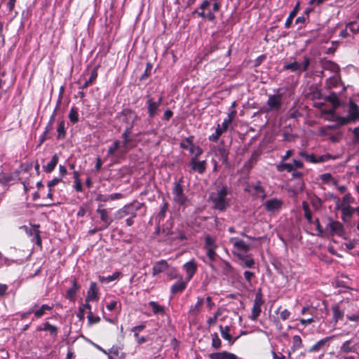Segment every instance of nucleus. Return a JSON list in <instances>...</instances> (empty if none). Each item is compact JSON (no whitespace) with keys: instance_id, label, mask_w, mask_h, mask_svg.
I'll use <instances>...</instances> for the list:
<instances>
[{"instance_id":"nucleus-1","label":"nucleus","mask_w":359,"mask_h":359,"mask_svg":"<svg viewBox=\"0 0 359 359\" xmlns=\"http://www.w3.org/2000/svg\"><path fill=\"white\" fill-rule=\"evenodd\" d=\"M228 194V188L226 186H218L215 191L210 195V200L213 204L215 209L219 211L225 210L229 205V201L226 198Z\"/></svg>"},{"instance_id":"nucleus-2","label":"nucleus","mask_w":359,"mask_h":359,"mask_svg":"<svg viewBox=\"0 0 359 359\" xmlns=\"http://www.w3.org/2000/svg\"><path fill=\"white\" fill-rule=\"evenodd\" d=\"M310 65V58L307 56H303L297 60L285 64L283 66L284 70H289L297 74H301L302 72L307 70Z\"/></svg>"},{"instance_id":"nucleus-3","label":"nucleus","mask_w":359,"mask_h":359,"mask_svg":"<svg viewBox=\"0 0 359 359\" xmlns=\"http://www.w3.org/2000/svg\"><path fill=\"white\" fill-rule=\"evenodd\" d=\"M144 205L143 203L138 201H133L124 205L122 208L116 211L115 214L116 219H121L126 216L135 217L137 212Z\"/></svg>"},{"instance_id":"nucleus-4","label":"nucleus","mask_w":359,"mask_h":359,"mask_svg":"<svg viewBox=\"0 0 359 359\" xmlns=\"http://www.w3.org/2000/svg\"><path fill=\"white\" fill-rule=\"evenodd\" d=\"M212 3H210L207 0H203L201 4L199 6V9L201 11L198 10H195L193 12V14H197L198 17L203 18L204 20H208L210 22H213L215 20V15L214 10H211L210 6Z\"/></svg>"},{"instance_id":"nucleus-5","label":"nucleus","mask_w":359,"mask_h":359,"mask_svg":"<svg viewBox=\"0 0 359 359\" xmlns=\"http://www.w3.org/2000/svg\"><path fill=\"white\" fill-rule=\"evenodd\" d=\"M229 243L233 245V254L237 257L239 255H245L251 249L250 244L246 243L244 241L237 237L231 238Z\"/></svg>"},{"instance_id":"nucleus-6","label":"nucleus","mask_w":359,"mask_h":359,"mask_svg":"<svg viewBox=\"0 0 359 359\" xmlns=\"http://www.w3.org/2000/svg\"><path fill=\"white\" fill-rule=\"evenodd\" d=\"M173 201L180 206H184L188 201L187 197L184 194L182 180L175 183L172 188Z\"/></svg>"},{"instance_id":"nucleus-7","label":"nucleus","mask_w":359,"mask_h":359,"mask_svg":"<svg viewBox=\"0 0 359 359\" xmlns=\"http://www.w3.org/2000/svg\"><path fill=\"white\" fill-rule=\"evenodd\" d=\"M194 140L193 135L189 136L180 143V147L183 149H188L191 154H194V156L199 157L203 151L199 146L194 144Z\"/></svg>"},{"instance_id":"nucleus-8","label":"nucleus","mask_w":359,"mask_h":359,"mask_svg":"<svg viewBox=\"0 0 359 359\" xmlns=\"http://www.w3.org/2000/svg\"><path fill=\"white\" fill-rule=\"evenodd\" d=\"M162 100V96H160L157 100H154L151 95H147V112L149 118H154L157 114Z\"/></svg>"},{"instance_id":"nucleus-9","label":"nucleus","mask_w":359,"mask_h":359,"mask_svg":"<svg viewBox=\"0 0 359 359\" xmlns=\"http://www.w3.org/2000/svg\"><path fill=\"white\" fill-rule=\"evenodd\" d=\"M283 104V94L270 95L269 96L266 105L268 109L266 111H279Z\"/></svg>"},{"instance_id":"nucleus-10","label":"nucleus","mask_w":359,"mask_h":359,"mask_svg":"<svg viewBox=\"0 0 359 359\" xmlns=\"http://www.w3.org/2000/svg\"><path fill=\"white\" fill-rule=\"evenodd\" d=\"M198 157L192 156L189 161L188 165L191 168V172H197L198 174L202 175L206 170L207 161L205 160L198 161Z\"/></svg>"},{"instance_id":"nucleus-11","label":"nucleus","mask_w":359,"mask_h":359,"mask_svg":"<svg viewBox=\"0 0 359 359\" xmlns=\"http://www.w3.org/2000/svg\"><path fill=\"white\" fill-rule=\"evenodd\" d=\"M264 304V300L262 299V295L261 292H258L255 294V298L253 303V306L252 309V313L250 316V318L255 321L257 320L262 312V306Z\"/></svg>"},{"instance_id":"nucleus-12","label":"nucleus","mask_w":359,"mask_h":359,"mask_svg":"<svg viewBox=\"0 0 359 359\" xmlns=\"http://www.w3.org/2000/svg\"><path fill=\"white\" fill-rule=\"evenodd\" d=\"M348 118H341L340 123L341 125L346 124L349 121H359V107L353 101H350L348 106Z\"/></svg>"},{"instance_id":"nucleus-13","label":"nucleus","mask_w":359,"mask_h":359,"mask_svg":"<svg viewBox=\"0 0 359 359\" xmlns=\"http://www.w3.org/2000/svg\"><path fill=\"white\" fill-rule=\"evenodd\" d=\"M97 300H98L97 284L95 282H92L87 292L84 306L86 307L88 310H90L91 308L89 302Z\"/></svg>"},{"instance_id":"nucleus-14","label":"nucleus","mask_w":359,"mask_h":359,"mask_svg":"<svg viewBox=\"0 0 359 359\" xmlns=\"http://www.w3.org/2000/svg\"><path fill=\"white\" fill-rule=\"evenodd\" d=\"M283 203L282 200L275 198L267 200L264 203V207L266 211L274 213L281 209Z\"/></svg>"},{"instance_id":"nucleus-15","label":"nucleus","mask_w":359,"mask_h":359,"mask_svg":"<svg viewBox=\"0 0 359 359\" xmlns=\"http://www.w3.org/2000/svg\"><path fill=\"white\" fill-rule=\"evenodd\" d=\"M336 337V335H332L330 337H325L321 339L318 342H316L314 345H313L309 348V352L316 353L320 350L324 348L325 346H329L330 341Z\"/></svg>"},{"instance_id":"nucleus-16","label":"nucleus","mask_w":359,"mask_h":359,"mask_svg":"<svg viewBox=\"0 0 359 359\" xmlns=\"http://www.w3.org/2000/svg\"><path fill=\"white\" fill-rule=\"evenodd\" d=\"M183 269L186 271V280L189 281L197 271V264L194 259H191L183 265Z\"/></svg>"},{"instance_id":"nucleus-17","label":"nucleus","mask_w":359,"mask_h":359,"mask_svg":"<svg viewBox=\"0 0 359 359\" xmlns=\"http://www.w3.org/2000/svg\"><path fill=\"white\" fill-rule=\"evenodd\" d=\"M334 158H333L332 156V155H330V154H326L321 155L319 156H316L313 154H311L308 155L306 161L312 163H319L326 162L330 159H334Z\"/></svg>"},{"instance_id":"nucleus-18","label":"nucleus","mask_w":359,"mask_h":359,"mask_svg":"<svg viewBox=\"0 0 359 359\" xmlns=\"http://www.w3.org/2000/svg\"><path fill=\"white\" fill-rule=\"evenodd\" d=\"M325 229L330 233V234L333 235L340 233L342 231L343 226L339 222L334 221L330 218L329 222Z\"/></svg>"},{"instance_id":"nucleus-19","label":"nucleus","mask_w":359,"mask_h":359,"mask_svg":"<svg viewBox=\"0 0 359 359\" xmlns=\"http://www.w3.org/2000/svg\"><path fill=\"white\" fill-rule=\"evenodd\" d=\"M18 177V172L13 173L0 172V184L8 185L16 180Z\"/></svg>"},{"instance_id":"nucleus-20","label":"nucleus","mask_w":359,"mask_h":359,"mask_svg":"<svg viewBox=\"0 0 359 359\" xmlns=\"http://www.w3.org/2000/svg\"><path fill=\"white\" fill-rule=\"evenodd\" d=\"M102 206V205H99V207L97 210V212L98 214H100V219H101L102 222H103V223H104L102 226L104 229H107L111 224V223L112 222L113 220L109 216L108 211L106 209H102L101 208Z\"/></svg>"},{"instance_id":"nucleus-21","label":"nucleus","mask_w":359,"mask_h":359,"mask_svg":"<svg viewBox=\"0 0 359 359\" xmlns=\"http://www.w3.org/2000/svg\"><path fill=\"white\" fill-rule=\"evenodd\" d=\"M168 268V264L165 260L157 262L152 268V276H156V275L165 271Z\"/></svg>"},{"instance_id":"nucleus-22","label":"nucleus","mask_w":359,"mask_h":359,"mask_svg":"<svg viewBox=\"0 0 359 359\" xmlns=\"http://www.w3.org/2000/svg\"><path fill=\"white\" fill-rule=\"evenodd\" d=\"M219 331L222 335V337L228 341L230 345H232L235 341L238 339H233L231 334H229L230 327L229 326L223 327L222 325H219Z\"/></svg>"},{"instance_id":"nucleus-23","label":"nucleus","mask_w":359,"mask_h":359,"mask_svg":"<svg viewBox=\"0 0 359 359\" xmlns=\"http://www.w3.org/2000/svg\"><path fill=\"white\" fill-rule=\"evenodd\" d=\"M43 327H38L36 330L38 331L44 330V331L49 332L50 334L53 338H56V337L57 335V327L50 324L48 322L44 323L43 324Z\"/></svg>"},{"instance_id":"nucleus-24","label":"nucleus","mask_w":359,"mask_h":359,"mask_svg":"<svg viewBox=\"0 0 359 359\" xmlns=\"http://www.w3.org/2000/svg\"><path fill=\"white\" fill-rule=\"evenodd\" d=\"M333 320L337 323L339 320H342L344 316V312L342 311L339 304H334L332 306Z\"/></svg>"},{"instance_id":"nucleus-25","label":"nucleus","mask_w":359,"mask_h":359,"mask_svg":"<svg viewBox=\"0 0 359 359\" xmlns=\"http://www.w3.org/2000/svg\"><path fill=\"white\" fill-rule=\"evenodd\" d=\"M188 282L189 281H187V280H186L185 281L180 280L176 282L175 284L172 285L170 288V292L172 294H177L183 292L185 290Z\"/></svg>"},{"instance_id":"nucleus-26","label":"nucleus","mask_w":359,"mask_h":359,"mask_svg":"<svg viewBox=\"0 0 359 359\" xmlns=\"http://www.w3.org/2000/svg\"><path fill=\"white\" fill-rule=\"evenodd\" d=\"M218 247L217 244V238L215 236L207 235L205 237L204 248L217 249Z\"/></svg>"},{"instance_id":"nucleus-27","label":"nucleus","mask_w":359,"mask_h":359,"mask_svg":"<svg viewBox=\"0 0 359 359\" xmlns=\"http://www.w3.org/2000/svg\"><path fill=\"white\" fill-rule=\"evenodd\" d=\"M144 328V325H140L137 326H135L131 329V331L134 332V337L139 344H143L147 341V339L145 337H141V338H138V332L143 330Z\"/></svg>"},{"instance_id":"nucleus-28","label":"nucleus","mask_w":359,"mask_h":359,"mask_svg":"<svg viewBox=\"0 0 359 359\" xmlns=\"http://www.w3.org/2000/svg\"><path fill=\"white\" fill-rule=\"evenodd\" d=\"M79 287L76 280H74L72 281V287L67 291L66 297L70 301H74Z\"/></svg>"},{"instance_id":"nucleus-29","label":"nucleus","mask_w":359,"mask_h":359,"mask_svg":"<svg viewBox=\"0 0 359 359\" xmlns=\"http://www.w3.org/2000/svg\"><path fill=\"white\" fill-rule=\"evenodd\" d=\"M339 208L341 212V217L343 220H345L346 217H351L355 212V208L350 205H340Z\"/></svg>"},{"instance_id":"nucleus-30","label":"nucleus","mask_w":359,"mask_h":359,"mask_svg":"<svg viewBox=\"0 0 359 359\" xmlns=\"http://www.w3.org/2000/svg\"><path fill=\"white\" fill-rule=\"evenodd\" d=\"M121 142L119 140H115L114 142V143L111 146L109 147L107 156L108 157L114 156L115 152L117 151H118L119 154L121 155Z\"/></svg>"},{"instance_id":"nucleus-31","label":"nucleus","mask_w":359,"mask_h":359,"mask_svg":"<svg viewBox=\"0 0 359 359\" xmlns=\"http://www.w3.org/2000/svg\"><path fill=\"white\" fill-rule=\"evenodd\" d=\"M238 258L242 261L243 266L252 268L255 265V260L249 255H239Z\"/></svg>"},{"instance_id":"nucleus-32","label":"nucleus","mask_w":359,"mask_h":359,"mask_svg":"<svg viewBox=\"0 0 359 359\" xmlns=\"http://www.w3.org/2000/svg\"><path fill=\"white\" fill-rule=\"evenodd\" d=\"M322 65L324 70H328L334 74H337L339 69L338 65L330 60L324 61Z\"/></svg>"},{"instance_id":"nucleus-33","label":"nucleus","mask_w":359,"mask_h":359,"mask_svg":"<svg viewBox=\"0 0 359 359\" xmlns=\"http://www.w3.org/2000/svg\"><path fill=\"white\" fill-rule=\"evenodd\" d=\"M299 5H300L299 2H297V4L295 5V6L294 7V8L292 9V11L290 13V14L285 22V28H289L291 26L293 18L295 17V15H297V13L299 11Z\"/></svg>"},{"instance_id":"nucleus-34","label":"nucleus","mask_w":359,"mask_h":359,"mask_svg":"<svg viewBox=\"0 0 359 359\" xmlns=\"http://www.w3.org/2000/svg\"><path fill=\"white\" fill-rule=\"evenodd\" d=\"M57 163L58 156L57 154H55L53 156L50 161L46 165H43L44 171L47 173L51 172L55 169Z\"/></svg>"},{"instance_id":"nucleus-35","label":"nucleus","mask_w":359,"mask_h":359,"mask_svg":"<svg viewBox=\"0 0 359 359\" xmlns=\"http://www.w3.org/2000/svg\"><path fill=\"white\" fill-rule=\"evenodd\" d=\"M123 142H121V156L125 155L130 149L129 144L132 141L130 136H121Z\"/></svg>"},{"instance_id":"nucleus-36","label":"nucleus","mask_w":359,"mask_h":359,"mask_svg":"<svg viewBox=\"0 0 359 359\" xmlns=\"http://www.w3.org/2000/svg\"><path fill=\"white\" fill-rule=\"evenodd\" d=\"M276 169L278 172L287 171L291 172L294 171L292 163H285V161H280L279 164L276 165Z\"/></svg>"},{"instance_id":"nucleus-37","label":"nucleus","mask_w":359,"mask_h":359,"mask_svg":"<svg viewBox=\"0 0 359 359\" xmlns=\"http://www.w3.org/2000/svg\"><path fill=\"white\" fill-rule=\"evenodd\" d=\"M57 139H63L66 136V123L64 120H62L60 121L57 128Z\"/></svg>"},{"instance_id":"nucleus-38","label":"nucleus","mask_w":359,"mask_h":359,"mask_svg":"<svg viewBox=\"0 0 359 359\" xmlns=\"http://www.w3.org/2000/svg\"><path fill=\"white\" fill-rule=\"evenodd\" d=\"M302 208L304 212V217L306 219L309 224H313V220L312 218V213L310 210L309 205L307 202L304 201L302 203Z\"/></svg>"},{"instance_id":"nucleus-39","label":"nucleus","mask_w":359,"mask_h":359,"mask_svg":"<svg viewBox=\"0 0 359 359\" xmlns=\"http://www.w3.org/2000/svg\"><path fill=\"white\" fill-rule=\"evenodd\" d=\"M121 276V273L118 271L114 272L112 275L104 276H99V280L102 283H108L113 280H117Z\"/></svg>"},{"instance_id":"nucleus-40","label":"nucleus","mask_w":359,"mask_h":359,"mask_svg":"<svg viewBox=\"0 0 359 359\" xmlns=\"http://www.w3.org/2000/svg\"><path fill=\"white\" fill-rule=\"evenodd\" d=\"M203 304V298L198 297L197 302L195 305L191 306L189 312L194 315L198 314L202 307Z\"/></svg>"},{"instance_id":"nucleus-41","label":"nucleus","mask_w":359,"mask_h":359,"mask_svg":"<svg viewBox=\"0 0 359 359\" xmlns=\"http://www.w3.org/2000/svg\"><path fill=\"white\" fill-rule=\"evenodd\" d=\"M149 306L151 308L154 314H163L165 312L164 308L156 302H149Z\"/></svg>"},{"instance_id":"nucleus-42","label":"nucleus","mask_w":359,"mask_h":359,"mask_svg":"<svg viewBox=\"0 0 359 359\" xmlns=\"http://www.w3.org/2000/svg\"><path fill=\"white\" fill-rule=\"evenodd\" d=\"M319 179L323 184H328L332 182L334 186H337V182L332 177L330 173H324L319 176Z\"/></svg>"},{"instance_id":"nucleus-43","label":"nucleus","mask_w":359,"mask_h":359,"mask_svg":"<svg viewBox=\"0 0 359 359\" xmlns=\"http://www.w3.org/2000/svg\"><path fill=\"white\" fill-rule=\"evenodd\" d=\"M224 132L221 129L220 124H217V126L215 129V131L214 133H212L211 135L209 136L208 140L213 142H217L219 138V137L224 133Z\"/></svg>"},{"instance_id":"nucleus-44","label":"nucleus","mask_w":359,"mask_h":359,"mask_svg":"<svg viewBox=\"0 0 359 359\" xmlns=\"http://www.w3.org/2000/svg\"><path fill=\"white\" fill-rule=\"evenodd\" d=\"M339 81V77L337 74H334V75L330 76L326 80V86L328 88H331L337 86Z\"/></svg>"},{"instance_id":"nucleus-45","label":"nucleus","mask_w":359,"mask_h":359,"mask_svg":"<svg viewBox=\"0 0 359 359\" xmlns=\"http://www.w3.org/2000/svg\"><path fill=\"white\" fill-rule=\"evenodd\" d=\"M301 313L302 315L309 314L312 317H315L316 320H319V318L316 315V309L313 306H304L302 309Z\"/></svg>"},{"instance_id":"nucleus-46","label":"nucleus","mask_w":359,"mask_h":359,"mask_svg":"<svg viewBox=\"0 0 359 359\" xmlns=\"http://www.w3.org/2000/svg\"><path fill=\"white\" fill-rule=\"evenodd\" d=\"M53 306H50L47 304H43L41 308L36 311L34 310L35 317L39 318L43 316L46 311H50Z\"/></svg>"},{"instance_id":"nucleus-47","label":"nucleus","mask_w":359,"mask_h":359,"mask_svg":"<svg viewBox=\"0 0 359 359\" xmlns=\"http://www.w3.org/2000/svg\"><path fill=\"white\" fill-rule=\"evenodd\" d=\"M69 118L72 123H76L79 121L78 109L76 107H72L69 113Z\"/></svg>"},{"instance_id":"nucleus-48","label":"nucleus","mask_w":359,"mask_h":359,"mask_svg":"<svg viewBox=\"0 0 359 359\" xmlns=\"http://www.w3.org/2000/svg\"><path fill=\"white\" fill-rule=\"evenodd\" d=\"M219 155L221 156L224 163H228L229 151L224 147H219L217 149Z\"/></svg>"},{"instance_id":"nucleus-49","label":"nucleus","mask_w":359,"mask_h":359,"mask_svg":"<svg viewBox=\"0 0 359 359\" xmlns=\"http://www.w3.org/2000/svg\"><path fill=\"white\" fill-rule=\"evenodd\" d=\"M281 306H279L277 310L276 311V313H279L280 314V318H281L282 320H286L287 319L290 318V316H291V313L289 310L285 309H283L281 310Z\"/></svg>"},{"instance_id":"nucleus-50","label":"nucleus","mask_w":359,"mask_h":359,"mask_svg":"<svg viewBox=\"0 0 359 359\" xmlns=\"http://www.w3.org/2000/svg\"><path fill=\"white\" fill-rule=\"evenodd\" d=\"M302 346V340L300 336L294 335L292 337V351L300 348Z\"/></svg>"},{"instance_id":"nucleus-51","label":"nucleus","mask_w":359,"mask_h":359,"mask_svg":"<svg viewBox=\"0 0 359 359\" xmlns=\"http://www.w3.org/2000/svg\"><path fill=\"white\" fill-rule=\"evenodd\" d=\"M212 337V346L215 349H219L221 348L222 341L219 338L217 333H213L211 334Z\"/></svg>"},{"instance_id":"nucleus-52","label":"nucleus","mask_w":359,"mask_h":359,"mask_svg":"<svg viewBox=\"0 0 359 359\" xmlns=\"http://www.w3.org/2000/svg\"><path fill=\"white\" fill-rule=\"evenodd\" d=\"M254 190L256 192V194L264 199L266 197V193L264 189L260 185V182H258L253 187Z\"/></svg>"},{"instance_id":"nucleus-53","label":"nucleus","mask_w":359,"mask_h":359,"mask_svg":"<svg viewBox=\"0 0 359 359\" xmlns=\"http://www.w3.org/2000/svg\"><path fill=\"white\" fill-rule=\"evenodd\" d=\"M351 340L346 341L344 342L340 348L341 351L344 353H350L353 351V348L351 346Z\"/></svg>"},{"instance_id":"nucleus-54","label":"nucleus","mask_w":359,"mask_h":359,"mask_svg":"<svg viewBox=\"0 0 359 359\" xmlns=\"http://www.w3.org/2000/svg\"><path fill=\"white\" fill-rule=\"evenodd\" d=\"M354 199L351 196V194H346L343 197L342 203L341 205H350L353 202Z\"/></svg>"},{"instance_id":"nucleus-55","label":"nucleus","mask_w":359,"mask_h":359,"mask_svg":"<svg viewBox=\"0 0 359 359\" xmlns=\"http://www.w3.org/2000/svg\"><path fill=\"white\" fill-rule=\"evenodd\" d=\"M206 255L211 262H214L216 259V249L206 248Z\"/></svg>"},{"instance_id":"nucleus-56","label":"nucleus","mask_w":359,"mask_h":359,"mask_svg":"<svg viewBox=\"0 0 359 359\" xmlns=\"http://www.w3.org/2000/svg\"><path fill=\"white\" fill-rule=\"evenodd\" d=\"M32 241L34 242L37 245H41L40 231L39 230H33V238Z\"/></svg>"},{"instance_id":"nucleus-57","label":"nucleus","mask_w":359,"mask_h":359,"mask_svg":"<svg viewBox=\"0 0 359 359\" xmlns=\"http://www.w3.org/2000/svg\"><path fill=\"white\" fill-rule=\"evenodd\" d=\"M97 72L95 70L93 71L91 73V75L90 78L86 81L85 83L83 86V88L88 87V86L91 85L92 83L97 78Z\"/></svg>"},{"instance_id":"nucleus-58","label":"nucleus","mask_w":359,"mask_h":359,"mask_svg":"<svg viewBox=\"0 0 359 359\" xmlns=\"http://www.w3.org/2000/svg\"><path fill=\"white\" fill-rule=\"evenodd\" d=\"M226 351L212 353L209 355L210 359H225Z\"/></svg>"},{"instance_id":"nucleus-59","label":"nucleus","mask_w":359,"mask_h":359,"mask_svg":"<svg viewBox=\"0 0 359 359\" xmlns=\"http://www.w3.org/2000/svg\"><path fill=\"white\" fill-rule=\"evenodd\" d=\"M88 320L90 324L97 323L100 322V318L99 317H95L90 310L88 311Z\"/></svg>"},{"instance_id":"nucleus-60","label":"nucleus","mask_w":359,"mask_h":359,"mask_svg":"<svg viewBox=\"0 0 359 359\" xmlns=\"http://www.w3.org/2000/svg\"><path fill=\"white\" fill-rule=\"evenodd\" d=\"M220 313L219 311L216 312L214 314V316L210 317L208 319L207 323L209 326L214 325L217 323V320L218 316H219Z\"/></svg>"},{"instance_id":"nucleus-61","label":"nucleus","mask_w":359,"mask_h":359,"mask_svg":"<svg viewBox=\"0 0 359 359\" xmlns=\"http://www.w3.org/2000/svg\"><path fill=\"white\" fill-rule=\"evenodd\" d=\"M313 224L316 225V230L318 231L317 235L322 236L323 233V229L320 224L319 219L317 218L315 220H313Z\"/></svg>"},{"instance_id":"nucleus-62","label":"nucleus","mask_w":359,"mask_h":359,"mask_svg":"<svg viewBox=\"0 0 359 359\" xmlns=\"http://www.w3.org/2000/svg\"><path fill=\"white\" fill-rule=\"evenodd\" d=\"M210 3H212V6L213 7L214 11H219L221 8V4L219 2V0H207Z\"/></svg>"},{"instance_id":"nucleus-63","label":"nucleus","mask_w":359,"mask_h":359,"mask_svg":"<svg viewBox=\"0 0 359 359\" xmlns=\"http://www.w3.org/2000/svg\"><path fill=\"white\" fill-rule=\"evenodd\" d=\"M292 165L294 170L299 168H302L304 167L303 163L296 159H293Z\"/></svg>"},{"instance_id":"nucleus-64","label":"nucleus","mask_w":359,"mask_h":359,"mask_svg":"<svg viewBox=\"0 0 359 359\" xmlns=\"http://www.w3.org/2000/svg\"><path fill=\"white\" fill-rule=\"evenodd\" d=\"M273 359H290V355H288V357L283 355L282 353H277L275 351L272 352Z\"/></svg>"}]
</instances>
